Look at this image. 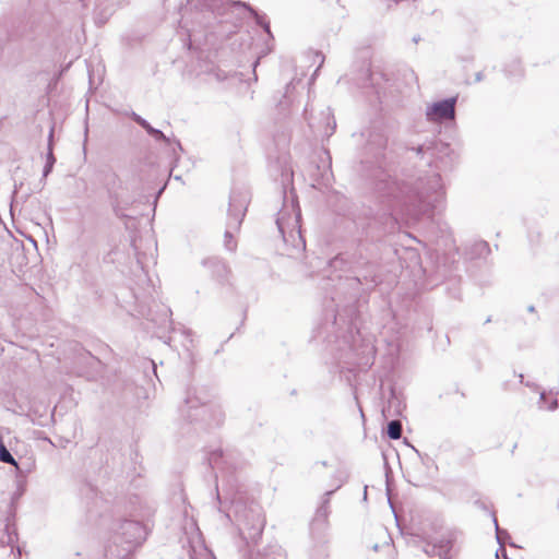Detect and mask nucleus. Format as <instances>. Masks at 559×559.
Segmentation results:
<instances>
[{
  "mask_svg": "<svg viewBox=\"0 0 559 559\" xmlns=\"http://www.w3.org/2000/svg\"><path fill=\"white\" fill-rule=\"evenodd\" d=\"M131 118L134 122L141 126L154 140L165 142L170 145V139L164 134L163 131L152 127L144 118L140 115L132 112Z\"/></svg>",
  "mask_w": 559,
  "mask_h": 559,
  "instance_id": "11",
  "label": "nucleus"
},
{
  "mask_svg": "<svg viewBox=\"0 0 559 559\" xmlns=\"http://www.w3.org/2000/svg\"><path fill=\"white\" fill-rule=\"evenodd\" d=\"M459 535V532H449L447 535L442 536V538H440L438 543H436V546L438 548V556L440 557V559H445V557H448L454 543L457 540Z\"/></svg>",
  "mask_w": 559,
  "mask_h": 559,
  "instance_id": "12",
  "label": "nucleus"
},
{
  "mask_svg": "<svg viewBox=\"0 0 559 559\" xmlns=\"http://www.w3.org/2000/svg\"><path fill=\"white\" fill-rule=\"evenodd\" d=\"M0 462L10 464L15 467L17 474H23L19 463L11 454L3 440L0 438Z\"/></svg>",
  "mask_w": 559,
  "mask_h": 559,
  "instance_id": "15",
  "label": "nucleus"
},
{
  "mask_svg": "<svg viewBox=\"0 0 559 559\" xmlns=\"http://www.w3.org/2000/svg\"><path fill=\"white\" fill-rule=\"evenodd\" d=\"M416 451V453L419 455V457L421 459L423 462H425V459L429 460V456L428 454H425V456H423L416 449H414Z\"/></svg>",
  "mask_w": 559,
  "mask_h": 559,
  "instance_id": "32",
  "label": "nucleus"
},
{
  "mask_svg": "<svg viewBox=\"0 0 559 559\" xmlns=\"http://www.w3.org/2000/svg\"><path fill=\"white\" fill-rule=\"evenodd\" d=\"M132 506H134L135 503H140V500H139V497H135V501L131 500L130 502Z\"/></svg>",
  "mask_w": 559,
  "mask_h": 559,
  "instance_id": "35",
  "label": "nucleus"
},
{
  "mask_svg": "<svg viewBox=\"0 0 559 559\" xmlns=\"http://www.w3.org/2000/svg\"><path fill=\"white\" fill-rule=\"evenodd\" d=\"M545 396H546L545 392H542V393H540V400H544V399H545Z\"/></svg>",
  "mask_w": 559,
  "mask_h": 559,
  "instance_id": "38",
  "label": "nucleus"
},
{
  "mask_svg": "<svg viewBox=\"0 0 559 559\" xmlns=\"http://www.w3.org/2000/svg\"><path fill=\"white\" fill-rule=\"evenodd\" d=\"M52 167L53 166L51 165V163H46L44 170H43V176L47 177L51 173Z\"/></svg>",
  "mask_w": 559,
  "mask_h": 559,
  "instance_id": "29",
  "label": "nucleus"
},
{
  "mask_svg": "<svg viewBox=\"0 0 559 559\" xmlns=\"http://www.w3.org/2000/svg\"><path fill=\"white\" fill-rule=\"evenodd\" d=\"M181 415L190 420L205 421L207 425H221L224 420V414L218 406L209 405L195 392L188 391L183 406L180 407Z\"/></svg>",
  "mask_w": 559,
  "mask_h": 559,
  "instance_id": "5",
  "label": "nucleus"
},
{
  "mask_svg": "<svg viewBox=\"0 0 559 559\" xmlns=\"http://www.w3.org/2000/svg\"><path fill=\"white\" fill-rule=\"evenodd\" d=\"M204 264L210 267L213 277L221 284L229 283L228 276L230 274V270L224 261L217 258H211L204 261Z\"/></svg>",
  "mask_w": 559,
  "mask_h": 559,
  "instance_id": "10",
  "label": "nucleus"
},
{
  "mask_svg": "<svg viewBox=\"0 0 559 559\" xmlns=\"http://www.w3.org/2000/svg\"><path fill=\"white\" fill-rule=\"evenodd\" d=\"M293 175H294L293 168H292L290 164L287 162V158L284 157L283 166L281 168L282 183L287 185L288 182H290Z\"/></svg>",
  "mask_w": 559,
  "mask_h": 559,
  "instance_id": "22",
  "label": "nucleus"
},
{
  "mask_svg": "<svg viewBox=\"0 0 559 559\" xmlns=\"http://www.w3.org/2000/svg\"><path fill=\"white\" fill-rule=\"evenodd\" d=\"M175 144H176V146H177L178 148L182 150L181 144H180V142H179V141H176V142H175Z\"/></svg>",
  "mask_w": 559,
  "mask_h": 559,
  "instance_id": "36",
  "label": "nucleus"
},
{
  "mask_svg": "<svg viewBox=\"0 0 559 559\" xmlns=\"http://www.w3.org/2000/svg\"><path fill=\"white\" fill-rule=\"evenodd\" d=\"M52 135H53V130L51 129L50 133H49V146H48V154H47V160L46 163H51V165L53 166L55 162H56V158L52 154V148H51V139H52Z\"/></svg>",
  "mask_w": 559,
  "mask_h": 559,
  "instance_id": "26",
  "label": "nucleus"
},
{
  "mask_svg": "<svg viewBox=\"0 0 559 559\" xmlns=\"http://www.w3.org/2000/svg\"><path fill=\"white\" fill-rule=\"evenodd\" d=\"M317 57H319L321 59V62H320V66H322L323 61H324V56L317 52Z\"/></svg>",
  "mask_w": 559,
  "mask_h": 559,
  "instance_id": "33",
  "label": "nucleus"
},
{
  "mask_svg": "<svg viewBox=\"0 0 559 559\" xmlns=\"http://www.w3.org/2000/svg\"><path fill=\"white\" fill-rule=\"evenodd\" d=\"M483 79H484V74H483V72H481V71H480V72H477V73L475 74V81H476V82H480V81H483Z\"/></svg>",
  "mask_w": 559,
  "mask_h": 559,
  "instance_id": "30",
  "label": "nucleus"
},
{
  "mask_svg": "<svg viewBox=\"0 0 559 559\" xmlns=\"http://www.w3.org/2000/svg\"><path fill=\"white\" fill-rule=\"evenodd\" d=\"M457 97H450L429 105L426 108V117L432 122L453 120L455 117V105Z\"/></svg>",
  "mask_w": 559,
  "mask_h": 559,
  "instance_id": "9",
  "label": "nucleus"
},
{
  "mask_svg": "<svg viewBox=\"0 0 559 559\" xmlns=\"http://www.w3.org/2000/svg\"><path fill=\"white\" fill-rule=\"evenodd\" d=\"M249 202L248 192L245 190H233L229 197L227 227L225 230V247L229 251L236 249V242L233 241V231H237L245 217Z\"/></svg>",
  "mask_w": 559,
  "mask_h": 559,
  "instance_id": "7",
  "label": "nucleus"
},
{
  "mask_svg": "<svg viewBox=\"0 0 559 559\" xmlns=\"http://www.w3.org/2000/svg\"><path fill=\"white\" fill-rule=\"evenodd\" d=\"M509 545H510L511 547H516V545H515L514 543H512V542H509Z\"/></svg>",
  "mask_w": 559,
  "mask_h": 559,
  "instance_id": "40",
  "label": "nucleus"
},
{
  "mask_svg": "<svg viewBox=\"0 0 559 559\" xmlns=\"http://www.w3.org/2000/svg\"><path fill=\"white\" fill-rule=\"evenodd\" d=\"M528 311H531V312L535 311L534 306H530V307H528Z\"/></svg>",
  "mask_w": 559,
  "mask_h": 559,
  "instance_id": "37",
  "label": "nucleus"
},
{
  "mask_svg": "<svg viewBox=\"0 0 559 559\" xmlns=\"http://www.w3.org/2000/svg\"><path fill=\"white\" fill-rule=\"evenodd\" d=\"M223 460L222 451H213L209 456V464L213 469L219 466L221 461Z\"/></svg>",
  "mask_w": 559,
  "mask_h": 559,
  "instance_id": "25",
  "label": "nucleus"
},
{
  "mask_svg": "<svg viewBox=\"0 0 559 559\" xmlns=\"http://www.w3.org/2000/svg\"><path fill=\"white\" fill-rule=\"evenodd\" d=\"M204 7L213 13L218 10L217 2L215 0H204Z\"/></svg>",
  "mask_w": 559,
  "mask_h": 559,
  "instance_id": "28",
  "label": "nucleus"
},
{
  "mask_svg": "<svg viewBox=\"0 0 559 559\" xmlns=\"http://www.w3.org/2000/svg\"><path fill=\"white\" fill-rule=\"evenodd\" d=\"M350 270L356 274L354 281L370 292L381 283L379 266L364 248H358L347 255Z\"/></svg>",
  "mask_w": 559,
  "mask_h": 559,
  "instance_id": "4",
  "label": "nucleus"
},
{
  "mask_svg": "<svg viewBox=\"0 0 559 559\" xmlns=\"http://www.w3.org/2000/svg\"><path fill=\"white\" fill-rule=\"evenodd\" d=\"M107 189L116 215L127 216L124 212L134 202V199L127 194L122 181L116 174L111 175V179L107 182Z\"/></svg>",
  "mask_w": 559,
  "mask_h": 559,
  "instance_id": "8",
  "label": "nucleus"
},
{
  "mask_svg": "<svg viewBox=\"0 0 559 559\" xmlns=\"http://www.w3.org/2000/svg\"><path fill=\"white\" fill-rule=\"evenodd\" d=\"M383 197L393 198L412 217L438 209L444 198V188L439 174H432L416 181H402L383 175L376 185Z\"/></svg>",
  "mask_w": 559,
  "mask_h": 559,
  "instance_id": "1",
  "label": "nucleus"
},
{
  "mask_svg": "<svg viewBox=\"0 0 559 559\" xmlns=\"http://www.w3.org/2000/svg\"><path fill=\"white\" fill-rule=\"evenodd\" d=\"M233 512L241 538L249 545L261 537L265 520L259 503H247L242 498L233 500Z\"/></svg>",
  "mask_w": 559,
  "mask_h": 559,
  "instance_id": "2",
  "label": "nucleus"
},
{
  "mask_svg": "<svg viewBox=\"0 0 559 559\" xmlns=\"http://www.w3.org/2000/svg\"><path fill=\"white\" fill-rule=\"evenodd\" d=\"M368 148L372 152L379 167L392 163L397 155V142L393 129L385 128L373 131L368 141Z\"/></svg>",
  "mask_w": 559,
  "mask_h": 559,
  "instance_id": "6",
  "label": "nucleus"
},
{
  "mask_svg": "<svg viewBox=\"0 0 559 559\" xmlns=\"http://www.w3.org/2000/svg\"><path fill=\"white\" fill-rule=\"evenodd\" d=\"M320 67H321V66L317 67V69L314 70V73H318V72H319Z\"/></svg>",
  "mask_w": 559,
  "mask_h": 559,
  "instance_id": "41",
  "label": "nucleus"
},
{
  "mask_svg": "<svg viewBox=\"0 0 559 559\" xmlns=\"http://www.w3.org/2000/svg\"><path fill=\"white\" fill-rule=\"evenodd\" d=\"M401 402L392 394L388 401V405L382 409L384 417L395 416L401 414Z\"/></svg>",
  "mask_w": 559,
  "mask_h": 559,
  "instance_id": "16",
  "label": "nucleus"
},
{
  "mask_svg": "<svg viewBox=\"0 0 559 559\" xmlns=\"http://www.w3.org/2000/svg\"><path fill=\"white\" fill-rule=\"evenodd\" d=\"M510 538V535L507 536L504 533L501 534V543L504 544V539Z\"/></svg>",
  "mask_w": 559,
  "mask_h": 559,
  "instance_id": "34",
  "label": "nucleus"
},
{
  "mask_svg": "<svg viewBox=\"0 0 559 559\" xmlns=\"http://www.w3.org/2000/svg\"><path fill=\"white\" fill-rule=\"evenodd\" d=\"M250 559H286V556L281 546L270 545L262 551H258Z\"/></svg>",
  "mask_w": 559,
  "mask_h": 559,
  "instance_id": "14",
  "label": "nucleus"
},
{
  "mask_svg": "<svg viewBox=\"0 0 559 559\" xmlns=\"http://www.w3.org/2000/svg\"><path fill=\"white\" fill-rule=\"evenodd\" d=\"M388 437L392 440H397L402 437V423L399 419H393L388 423L386 428Z\"/></svg>",
  "mask_w": 559,
  "mask_h": 559,
  "instance_id": "20",
  "label": "nucleus"
},
{
  "mask_svg": "<svg viewBox=\"0 0 559 559\" xmlns=\"http://www.w3.org/2000/svg\"><path fill=\"white\" fill-rule=\"evenodd\" d=\"M557 406H558V404H557V400H554V401H552V403H551V405H550L548 408H549V409H551V411H554V409H556V408H557Z\"/></svg>",
  "mask_w": 559,
  "mask_h": 559,
  "instance_id": "31",
  "label": "nucleus"
},
{
  "mask_svg": "<svg viewBox=\"0 0 559 559\" xmlns=\"http://www.w3.org/2000/svg\"><path fill=\"white\" fill-rule=\"evenodd\" d=\"M436 146H437V141L436 140H429V141H426L425 143L419 144L417 146H412V147L405 146V150L414 151L417 156L423 157L424 154L435 150Z\"/></svg>",
  "mask_w": 559,
  "mask_h": 559,
  "instance_id": "19",
  "label": "nucleus"
},
{
  "mask_svg": "<svg viewBox=\"0 0 559 559\" xmlns=\"http://www.w3.org/2000/svg\"><path fill=\"white\" fill-rule=\"evenodd\" d=\"M490 253L488 242L480 240L473 245L471 255L472 258H485Z\"/></svg>",
  "mask_w": 559,
  "mask_h": 559,
  "instance_id": "18",
  "label": "nucleus"
},
{
  "mask_svg": "<svg viewBox=\"0 0 559 559\" xmlns=\"http://www.w3.org/2000/svg\"><path fill=\"white\" fill-rule=\"evenodd\" d=\"M423 550L428 556H436V555H438V548H437L436 544H427L423 548Z\"/></svg>",
  "mask_w": 559,
  "mask_h": 559,
  "instance_id": "27",
  "label": "nucleus"
},
{
  "mask_svg": "<svg viewBox=\"0 0 559 559\" xmlns=\"http://www.w3.org/2000/svg\"><path fill=\"white\" fill-rule=\"evenodd\" d=\"M293 88H294V83H293V81H290V82H289V83H287V84H286V86H285V94H284V96H283V99H281V100L278 102V106H280L281 108L287 107V106L290 104V102H292V100H290L289 93H290V91H292Z\"/></svg>",
  "mask_w": 559,
  "mask_h": 559,
  "instance_id": "24",
  "label": "nucleus"
},
{
  "mask_svg": "<svg viewBox=\"0 0 559 559\" xmlns=\"http://www.w3.org/2000/svg\"><path fill=\"white\" fill-rule=\"evenodd\" d=\"M493 523H495V526H496V537H497V542L498 544L500 545L499 549L497 550L496 552V557L497 558H500V556L504 559H509L508 556H507V550L504 548V545L501 543V534L504 533L507 536H509V533L506 531V530H501L498 525V521L496 518H493Z\"/></svg>",
  "mask_w": 559,
  "mask_h": 559,
  "instance_id": "21",
  "label": "nucleus"
},
{
  "mask_svg": "<svg viewBox=\"0 0 559 559\" xmlns=\"http://www.w3.org/2000/svg\"><path fill=\"white\" fill-rule=\"evenodd\" d=\"M332 493H333V491H326L324 493L323 501H322L321 506L316 511V518H314L316 521H325L326 520V518L330 513L329 502H330V496Z\"/></svg>",
  "mask_w": 559,
  "mask_h": 559,
  "instance_id": "17",
  "label": "nucleus"
},
{
  "mask_svg": "<svg viewBox=\"0 0 559 559\" xmlns=\"http://www.w3.org/2000/svg\"><path fill=\"white\" fill-rule=\"evenodd\" d=\"M320 67H321V66L317 67V69L314 70V73H318V72H319Z\"/></svg>",
  "mask_w": 559,
  "mask_h": 559,
  "instance_id": "42",
  "label": "nucleus"
},
{
  "mask_svg": "<svg viewBox=\"0 0 559 559\" xmlns=\"http://www.w3.org/2000/svg\"><path fill=\"white\" fill-rule=\"evenodd\" d=\"M364 498H365V499L367 498V486L365 487Z\"/></svg>",
  "mask_w": 559,
  "mask_h": 559,
  "instance_id": "39",
  "label": "nucleus"
},
{
  "mask_svg": "<svg viewBox=\"0 0 559 559\" xmlns=\"http://www.w3.org/2000/svg\"><path fill=\"white\" fill-rule=\"evenodd\" d=\"M324 116L328 119L326 127H325V130H324V135L329 138L335 131L336 121H335V119H334L330 108L326 109V111L324 112Z\"/></svg>",
  "mask_w": 559,
  "mask_h": 559,
  "instance_id": "23",
  "label": "nucleus"
},
{
  "mask_svg": "<svg viewBox=\"0 0 559 559\" xmlns=\"http://www.w3.org/2000/svg\"><path fill=\"white\" fill-rule=\"evenodd\" d=\"M300 216V210L294 199L290 202V207L285 205L277 213L276 225L284 243L290 247L288 250L290 255L299 254L306 249V241L299 225Z\"/></svg>",
  "mask_w": 559,
  "mask_h": 559,
  "instance_id": "3",
  "label": "nucleus"
},
{
  "mask_svg": "<svg viewBox=\"0 0 559 559\" xmlns=\"http://www.w3.org/2000/svg\"><path fill=\"white\" fill-rule=\"evenodd\" d=\"M320 67H321V66L317 67V69L314 70V73H318V72H319Z\"/></svg>",
  "mask_w": 559,
  "mask_h": 559,
  "instance_id": "43",
  "label": "nucleus"
},
{
  "mask_svg": "<svg viewBox=\"0 0 559 559\" xmlns=\"http://www.w3.org/2000/svg\"><path fill=\"white\" fill-rule=\"evenodd\" d=\"M230 3L235 8L246 9L250 13V15L255 20V23L260 25L264 29V32L267 33L270 36L272 35L270 23L265 21V16L259 14L249 3L239 0L231 1Z\"/></svg>",
  "mask_w": 559,
  "mask_h": 559,
  "instance_id": "13",
  "label": "nucleus"
}]
</instances>
